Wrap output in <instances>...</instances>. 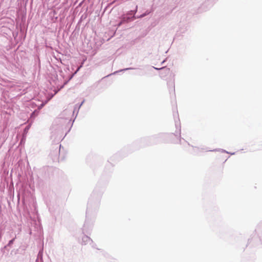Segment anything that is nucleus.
Returning a JSON list of instances; mask_svg holds the SVG:
<instances>
[{
  "label": "nucleus",
  "instance_id": "obj_1",
  "mask_svg": "<svg viewBox=\"0 0 262 262\" xmlns=\"http://www.w3.org/2000/svg\"><path fill=\"white\" fill-rule=\"evenodd\" d=\"M161 70L160 75L162 78H164L167 76H172V72L169 68H164L161 69Z\"/></svg>",
  "mask_w": 262,
  "mask_h": 262
},
{
  "label": "nucleus",
  "instance_id": "obj_2",
  "mask_svg": "<svg viewBox=\"0 0 262 262\" xmlns=\"http://www.w3.org/2000/svg\"><path fill=\"white\" fill-rule=\"evenodd\" d=\"M13 241H14V239H12L11 240L9 243V245H11L13 243Z\"/></svg>",
  "mask_w": 262,
  "mask_h": 262
}]
</instances>
